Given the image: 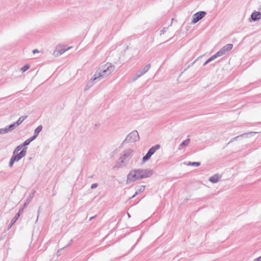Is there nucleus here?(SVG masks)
I'll return each mask as SVG.
<instances>
[{
  "label": "nucleus",
  "instance_id": "nucleus-11",
  "mask_svg": "<svg viewBox=\"0 0 261 261\" xmlns=\"http://www.w3.org/2000/svg\"><path fill=\"white\" fill-rule=\"evenodd\" d=\"M220 177L218 175H215L210 178V180L214 183L218 182L220 180Z\"/></svg>",
  "mask_w": 261,
  "mask_h": 261
},
{
  "label": "nucleus",
  "instance_id": "nucleus-21",
  "mask_svg": "<svg viewBox=\"0 0 261 261\" xmlns=\"http://www.w3.org/2000/svg\"><path fill=\"white\" fill-rule=\"evenodd\" d=\"M19 217V214H17V215L16 216V219H17Z\"/></svg>",
  "mask_w": 261,
  "mask_h": 261
},
{
  "label": "nucleus",
  "instance_id": "nucleus-14",
  "mask_svg": "<svg viewBox=\"0 0 261 261\" xmlns=\"http://www.w3.org/2000/svg\"><path fill=\"white\" fill-rule=\"evenodd\" d=\"M189 164L191 165L192 166H199L200 164L199 162H193L192 163H189Z\"/></svg>",
  "mask_w": 261,
  "mask_h": 261
},
{
  "label": "nucleus",
  "instance_id": "nucleus-5",
  "mask_svg": "<svg viewBox=\"0 0 261 261\" xmlns=\"http://www.w3.org/2000/svg\"><path fill=\"white\" fill-rule=\"evenodd\" d=\"M71 47L66 48L64 45H61L57 47L55 50L54 52V54L55 56H58L63 54L66 50L71 48Z\"/></svg>",
  "mask_w": 261,
  "mask_h": 261
},
{
  "label": "nucleus",
  "instance_id": "nucleus-4",
  "mask_svg": "<svg viewBox=\"0 0 261 261\" xmlns=\"http://www.w3.org/2000/svg\"><path fill=\"white\" fill-rule=\"evenodd\" d=\"M233 45L232 44H227L218 51L215 55L212 56L204 64L205 65L211 61L215 60L217 57H221L224 55L226 52L230 51L232 48Z\"/></svg>",
  "mask_w": 261,
  "mask_h": 261
},
{
  "label": "nucleus",
  "instance_id": "nucleus-7",
  "mask_svg": "<svg viewBox=\"0 0 261 261\" xmlns=\"http://www.w3.org/2000/svg\"><path fill=\"white\" fill-rule=\"evenodd\" d=\"M205 14L206 13L204 11H200L194 14L192 17V23H195L198 22L205 16Z\"/></svg>",
  "mask_w": 261,
  "mask_h": 261
},
{
  "label": "nucleus",
  "instance_id": "nucleus-16",
  "mask_svg": "<svg viewBox=\"0 0 261 261\" xmlns=\"http://www.w3.org/2000/svg\"><path fill=\"white\" fill-rule=\"evenodd\" d=\"M150 68V66L149 65H147L146 66H145V67L144 68V69L145 70V71H147L149 68Z\"/></svg>",
  "mask_w": 261,
  "mask_h": 261
},
{
  "label": "nucleus",
  "instance_id": "nucleus-1",
  "mask_svg": "<svg viewBox=\"0 0 261 261\" xmlns=\"http://www.w3.org/2000/svg\"><path fill=\"white\" fill-rule=\"evenodd\" d=\"M152 175V172L148 170H134L127 175V181H134L141 178H147Z\"/></svg>",
  "mask_w": 261,
  "mask_h": 261
},
{
  "label": "nucleus",
  "instance_id": "nucleus-20",
  "mask_svg": "<svg viewBox=\"0 0 261 261\" xmlns=\"http://www.w3.org/2000/svg\"><path fill=\"white\" fill-rule=\"evenodd\" d=\"M96 187H97V185H96V184H93V185L91 186V188H92V189L95 188H96Z\"/></svg>",
  "mask_w": 261,
  "mask_h": 261
},
{
  "label": "nucleus",
  "instance_id": "nucleus-10",
  "mask_svg": "<svg viewBox=\"0 0 261 261\" xmlns=\"http://www.w3.org/2000/svg\"><path fill=\"white\" fill-rule=\"evenodd\" d=\"M42 129V126L40 125L38 126L35 130L34 135L33 137V139H35L37 136L38 135L39 133L41 131Z\"/></svg>",
  "mask_w": 261,
  "mask_h": 261
},
{
  "label": "nucleus",
  "instance_id": "nucleus-13",
  "mask_svg": "<svg viewBox=\"0 0 261 261\" xmlns=\"http://www.w3.org/2000/svg\"><path fill=\"white\" fill-rule=\"evenodd\" d=\"M30 68V66L28 64L25 65L22 68H21V71L22 72H24L27 71Z\"/></svg>",
  "mask_w": 261,
  "mask_h": 261
},
{
  "label": "nucleus",
  "instance_id": "nucleus-2",
  "mask_svg": "<svg viewBox=\"0 0 261 261\" xmlns=\"http://www.w3.org/2000/svg\"><path fill=\"white\" fill-rule=\"evenodd\" d=\"M113 67L110 63H107L101 66L94 75L93 81L99 80L109 75L113 70Z\"/></svg>",
  "mask_w": 261,
  "mask_h": 261
},
{
  "label": "nucleus",
  "instance_id": "nucleus-19",
  "mask_svg": "<svg viewBox=\"0 0 261 261\" xmlns=\"http://www.w3.org/2000/svg\"><path fill=\"white\" fill-rule=\"evenodd\" d=\"M39 51L37 49H36L33 50V53L34 54L37 53H39Z\"/></svg>",
  "mask_w": 261,
  "mask_h": 261
},
{
  "label": "nucleus",
  "instance_id": "nucleus-8",
  "mask_svg": "<svg viewBox=\"0 0 261 261\" xmlns=\"http://www.w3.org/2000/svg\"><path fill=\"white\" fill-rule=\"evenodd\" d=\"M26 118V116H22L20 117L18 120L13 124L9 126V129L10 130L13 129L14 127H15L20 124Z\"/></svg>",
  "mask_w": 261,
  "mask_h": 261
},
{
  "label": "nucleus",
  "instance_id": "nucleus-18",
  "mask_svg": "<svg viewBox=\"0 0 261 261\" xmlns=\"http://www.w3.org/2000/svg\"><path fill=\"white\" fill-rule=\"evenodd\" d=\"M260 260H261V256L255 259L254 261H259Z\"/></svg>",
  "mask_w": 261,
  "mask_h": 261
},
{
  "label": "nucleus",
  "instance_id": "nucleus-3",
  "mask_svg": "<svg viewBox=\"0 0 261 261\" xmlns=\"http://www.w3.org/2000/svg\"><path fill=\"white\" fill-rule=\"evenodd\" d=\"M26 148H22V146H18L14 151V156H13L9 163L10 167H12L14 162L19 161L23 157L26 153Z\"/></svg>",
  "mask_w": 261,
  "mask_h": 261
},
{
  "label": "nucleus",
  "instance_id": "nucleus-17",
  "mask_svg": "<svg viewBox=\"0 0 261 261\" xmlns=\"http://www.w3.org/2000/svg\"><path fill=\"white\" fill-rule=\"evenodd\" d=\"M130 135L138 136V134L137 132H133L130 134Z\"/></svg>",
  "mask_w": 261,
  "mask_h": 261
},
{
  "label": "nucleus",
  "instance_id": "nucleus-12",
  "mask_svg": "<svg viewBox=\"0 0 261 261\" xmlns=\"http://www.w3.org/2000/svg\"><path fill=\"white\" fill-rule=\"evenodd\" d=\"M34 139H33V137L29 139H28L26 141H25L23 143V144L22 145H21V146H22V147L23 146H27L28 145H29L30 144V143L33 140H34Z\"/></svg>",
  "mask_w": 261,
  "mask_h": 261
},
{
  "label": "nucleus",
  "instance_id": "nucleus-6",
  "mask_svg": "<svg viewBox=\"0 0 261 261\" xmlns=\"http://www.w3.org/2000/svg\"><path fill=\"white\" fill-rule=\"evenodd\" d=\"M160 147L159 145H156L155 146H153L151 147L147 152V153L146 154L145 156H144L143 158V162H145L146 161L148 160L151 156L156 151V150L159 149Z\"/></svg>",
  "mask_w": 261,
  "mask_h": 261
},
{
  "label": "nucleus",
  "instance_id": "nucleus-15",
  "mask_svg": "<svg viewBox=\"0 0 261 261\" xmlns=\"http://www.w3.org/2000/svg\"><path fill=\"white\" fill-rule=\"evenodd\" d=\"M189 141L190 140L189 139L184 141L182 143V145H187L188 144H189Z\"/></svg>",
  "mask_w": 261,
  "mask_h": 261
},
{
  "label": "nucleus",
  "instance_id": "nucleus-9",
  "mask_svg": "<svg viewBox=\"0 0 261 261\" xmlns=\"http://www.w3.org/2000/svg\"><path fill=\"white\" fill-rule=\"evenodd\" d=\"M251 18L254 21L259 20L261 18V14L258 12H253L251 15Z\"/></svg>",
  "mask_w": 261,
  "mask_h": 261
}]
</instances>
